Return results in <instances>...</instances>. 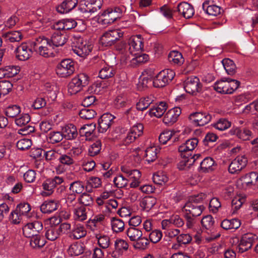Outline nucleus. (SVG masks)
<instances>
[{
  "label": "nucleus",
  "instance_id": "16",
  "mask_svg": "<svg viewBox=\"0 0 258 258\" xmlns=\"http://www.w3.org/2000/svg\"><path fill=\"white\" fill-rule=\"evenodd\" d=\"M42 229L43 225L41 222L34 221L26 224L23 228V233L26 237H34L38 236Z\"/></svg>",
  "mask_w": 258,
  "mask_h": 258
},
{
  "label": "nucleus",
  "instance_id": "2",
  "mask_svg": "<svg viewBox=\"0 0 258 258\" xmlns=\"http://www.w3.org/2000/svg\"><path fill=\"white\" fill-rule=\"evenodd\" d=\"M73 52L78 56L84 57L88 55L92 49V46L81 37H74L73 40Z\"/></svg>",
  "mask_w": 258,
  "mask_h": 258
},
{
  "label": "nucleus",
  "instance_id": "25",
  "mask_svg": "<svg viewBox=\"0 0 258 258\" xmlns=\"http://www.w3.org/2000/svg\"><path fill=\"white\" fill-rule=\"evenodd\" d=\"M167 108L166 103L164 102H161L151 108L148 112L151 117L154 116L159 118L163 115Z\"/></svg>",
  "mask_w": 258,
  "mask_h": 258
},
{
  "label": "nucleus",
  "instance_id": "31",
  "mask_svg": "<svg viewBox=\"0 0 258 258\" xmlns=\"http://www.w3.org/2000/svg\"><path fill=\"white\" fill-rule=\"evenodd\" d=\"M156 199L151 196L145 197L143 198L140 203V206L142 210L149 212L156 204Z\"/></svg>",
  "mask_w": 258,
  "mask_h": 258
},
{
  "label": "nucleus",
  "instance_id": "64",
  "mask_svg": "<svg viewBox=\"0 0 258 258\" xmlns=\"http://www.w3.org/2000/svg\"><path fill=\"white\" fill-rule=\"evenodd\" d=\"M201 224L206 229H211L214 225V220L211 215H207L201 220Z\"/></svg>",
  "mask_w": 258,
  "mask_h": 258
},
{
  "label": "nucleus",
  "instance_id": "1",
  "mask_svg": "<svg viewBox=\"0 0 258 258\" xmlns=\"http://www.w3.org/2000/svg\"><path fill=\"white\" fill-rule=\"evenodd\" d=\"M202 196L200 195L190 198L182 208L183 214L192 217L200 216L205 209L204 206L199 204L203 199Z\"/></svg>",
  "mask_w": 258,
  "mask_h": 258
},
{
  "label": "nucleus",
  "instance_id": "63",
  "mask_svg": "<svg viewBox=\"0 0 258 258\" xmlns=\"http://www.w3.org/2000/svg\"><path fill=\"white\" fill-rule=\"evenodd\" d=\"M16 210L22 216H27L31 210V206L28 203H21L17 205Z\"/></svg>",
  "mask_w": 258,
  "mask_h": 258
},
{
  "label": "nucleus",
  "instance_id": "19",
  "mask_svg": "<svg viewBox=\"0 0 258 258\" xmlns=\"http://www.w3.org/2000/svg\"><path fill=\"white\" fill-rule=\"evenodd\" d=\"M189 118L199 126H203L209 123L212 116L208 112H197L190 114Z\"/></svg>",
  "mask_w": 258,
  "mask_h": 258
},
{
  "label": "nucleus",
  "instance_id": "44",
  "mask_svg": "<svg viewBox=\"0 0 258 258\" xmlns=\"http://www.w3.org/2000/svg\"><path fill=\"white\" fill-rule=\"evenodd\" d=\"M222 64L226 72L229 75H233L236 71V66L233 61L229 58H225L222 60Z\"/></svg>",
  "mask_w": 258,
  "mask_h": 258
},
{
  "label": "nucleus",
  "instance_id": "49",
  "mask_svg": "<svg viewBox=\"0 0 258 258\" xmlns=\"http://www.w3.org/2000/svg\"><path fill=\"white\" fill-rule=\"evenodd\" d=\"M235 134L237 137L243 141L249 140L252 138L251 132L246 128L235 130Z\"/></svg>",
  "mask_w": 258,
  "mask_h": 258
},
{
  "label": "nucleus",
  "instance_id": "28",
  "mask_svg": "<svg viewBox=\"0 0 258 258\" xmlns=\"http://www.w3.org/2000/svg\"><path fill=\"white\" fill-rule=\"evenodd\" d=\"M87 234V231L84 226L81 224H76L73 225L71 230V236L74 239H79L85 237Z\"/></svg>",
  "mask_w": 258,
  "mask_h": 258
},
{
  "label": "nucleus",
  "instance_id": "37",
  "mask_svg": "<svg viewBox=\"0 0 258 258\" xmlns=\"http://www.w3.org/2000/svg\"><path fill=\"white\" fill-rule=\"evenodd\" d=\"M154 101V97L152 95L141 98L136 104L137 109L143 111L147 109Z\"/></svg>",
  "mask_w": 258,
  "mask_h": 258
},
{
  "label": "nucleus",
  "instance_id": "27",
  "mask_svg": "<svg viewBox=\"0 0 258 258\" xmlns=\"http://www.w3.org/2000/svg\"><path fill=\"white\" fill-rule=\"evenodd\" d=\"M62 133L64 138L67 140H73L78 136L76 127L73 124L66 125L62 128Z\"/></svg>",
  "mask_w": 258,
  "mask_h": 258
},
{
  "label": "nucleus",
  "instance_id": "57",
  "mask_svg": "<svg viewBox=\"0 0 258 258\" xmlns=\"http://www.w3.org/2000/svg\"><path fill=\"white\" fill-rule=\"evenodd\" d=\"M113 182L118 188L125 187L128 184V179L121 174H118L113 179Z\"/></svg>",
  "mask_w": 258,
  "mask_h": 258
},
{
  "label": "nucleus",
  "instance_id": "20",
  "mask_svg": "<svg viewBox=\"0 0 258 258\" xmlns=\"http://www.w3.org/2000/svg\"><path fill=\"white\" fill-rule=\"evenodd\" d=\"M114 116L106 113L103 114L98 119V131L100 133H104L110 127L113 122Z\"/></svg>",
  "mask_w": 258,
  "mask_h": 258
},
{
  "label": "nucleus",
  "instance_id": "56",
  "mask_svg": "<svg viewBox=\"0 0 258 258\" xmlns=\"http://www.w3.org/2000/svg\"><path fill=\"white\" fill-rule=\"evenodd\" d=\"M73 79L77 83L83 88L88 85L89 82V77L85 73H81L75 76Z\"/></svg>",
  "mask_w": 258,
  "mask_h": 258
},
{
  "label": "nucleus",
  "instance_id": "41",
  "mask_svg": "<svg viewBox=\"0 0 258 258\" xmlns=\"http://www.w3.org/2000/svg\"><path fill=\"white\" fill-rule=\"evenodd\" d=\"M96 128L95 123L87 124L83 125L80 130V133L82 136H85L87 139H89L93 135Z\"/></svg>",
  "mask_w": 258,
  "mask_h": 258
},
{
  "label": "nucleus",
  "instance_id": "23",
  "mask_svg": "<svg viewBox=\"0 0 258 258\" xmlns=\"http://www.w3.org/2000/svg\"><path fill=\"white\" fill-rule=\"evenodd\" d=\"M118 206V203L117 201L115 199H111L107 200L106 203L100 209L103 214L106 216H109L110 214L116 211Z\"/></svg>",
  "mask_w": 258,
  "mask_h": 258
},
{
  "label": "nucleus",
  "instance_id": "58",
  "mask_svg": "<svg viewBox=\"0 0 258 258\" xmlns=\"http://www.w3.org/2000/svg\"><path fill=\"white\" fill-rule=\"evenodd\" d=\"M13 84L8 81H0V94L1 95H6L8 94L12 90Z\"/></svg>",
  "mask_w": 258,
  "mask_h": 258
},
{
  "label": "nucleus",
  "instance_id": "45",
  "mask_svg": "<svg viewBox=\"0 0 258 258\" xmlns=\"http://www.w3.org/2000/svg\"><path fill=\"white\" fill-rule=\"evenodd\" d=\"M133 57L131 59L132 66H137L147 62L149 59L148 55L145 53H139L137 55H132Z\"/></svg>",
  "mask_w": 258,
  "mask_h": 258
},
{
  "label": "nucleus",
  "instance_id": "47",
  "mask_svg": "<svg viewBox=\"0 0 258 258\" xmlns=\"http://www.w3.org/2000/svg\"><path fill=\"white\" fill-rule=\"evenodd\" d=\"M68 251L72 256H78L84 252L83 244L80 243L72 244L69 247Z\"/></svg>",
  "mask_w": 258,
  "mask_h": 258
},
{
  "label": "nucleus",
  "instance_id": "4",
  "mask_svg": "<svg viewBox=\"0 0 258 258\" xmlns=\"http://www.w3.org/2000/svg\"><path fill=\"white\" fill-rule=\"evenodd\" d=\"M240 82L235 80L227 79L217 81L214 85V89L223 94H231L239 86Z\"/></svg>",
  "mask_w": 258,
  "mask_h": 258
},
{
  "label": "nucleus",
  "instance_id": "59",
  "mask_svg": "<svg viewBox=\"0 0 258 258\" xmlns=\"http://www.w3.org/2000/svg\"><path fill=\"white\" fill-rule=\"evenodd\" d=\"M101 149V143L99 140L96 141L93 143L88 149L89 155L91 156H94L97 155Z\"/></svg>",
  "mask_w": 258,
  "mask_h": 258
},
{
  "label": "nucleus",
  "instance_id": "43",
  "mask_svg": "<svg viewBox=\"0 0 258 258\" xmlns=\"http://www.w3.org/2000/svg\"><path fill=\"white\" fill-rule=\"evenodd\" d=\"M158 149L156 147H150L145 151L144 157L146 160L150 163L155 161L157 158Z\"/></svg>",
  "mask_w": 258,
  "mask_h": 258
},
{
  "label": "nucleus",
  "instance_id": "26",
  "mask_svg": "<svg viewBox=\"0 0 258 258\" xmlns=\"http://www.w3.org/2000/svg\"><path fill=\"white\" fill-rule=\"evenodd\" d=\"M115 251H113L111 255L112 257H117L120 253L126 251L128 248V244L127 241L122 239H117L114 243Z\"/></svg>",
  "mask_w": 258,
  "mask_h": 258
},
{
  "label": "nucleus",
  "instance_id": "10",
  "mask_svg": "<svg viewBox=\"0 0 258 258\" xmlns=\"http://www.w3.org/2000/svg\"><path fill=\"white\" fill-rule=\"evenodd\" d=\"M102 2V0H83L79 9L82 13L92 14L101 9Z\"/></svg>",
  "mask_w": 258,
  "mask_h": 258
},
{
  "label": "nucleus",
  "instance_id": "18",
  "mask_svg": "<svg viewBox=\"0 0 258 258\" xmlns=\"http://www.w3.org/2000/svg\"><path fill=\"white\" fill-rule=\"evenodd\" d=\"M93 233L97 241V244L101 248L106 249L110 246L111 239L108 235L102 233V230L93 229Z\"/></svg>",
  "mask_w": 258,
  "mask_h": 258
},
{
  "label": "nucleus",
  "instance_id": "34",
  "mask_svg": "<svg viewBox=\"0 0 258 258\" xmlns=\"http://www.w3.org/2000/svg\"><path fill=\"white\" fill-rule=\"evenodd\" d=\"M125 234L130 240L134 242L143 235L142 231L135 227H130L126 230Z\"/></svg>",
  "mask_w": 258,
  "mask_h": 258
},
{
  "label": "nucleus",
  "instance_id": "33",
  "mask_svg": "<svg viewBox=\"0 0 258 258\" xmlns=\"http://www.w3.org/2000/svg\"><path fill=\"white\" fill-rule=\"evenodd\" d=\"M105 215L104 214H99L94 216L92 219L89 220V223L93 225L91 226V230L93 232V229L101 230L103 229V225L101 223L105 219Z\"/></svg>",
  "mask_w": 258,
  "mask_h": 258
},
{
  "label": "nucleus",
  "instance_id": "12",
  "mask_svg": "<svg viewBox=\"0 0 258 258\" xmlns=\"http://www.w3.org/2000/svg\"><path fill=\"white\" fill-rule=\"evenodd\" d=\"M30 121V117L27 113L22 114L19 118L15 119V123L19 126H24V127L18 130V133L22 135H27L33 133L35 129L34 127L27 123Z\"/></svg>",
  "mask_w": 258,
  "mask_h": 258
},
{
  "label": "nucleus",
  "instance_id": "13",
  "mask_svg": "<svg viewBox=\"0 0 258 258\" xmlns=\"http://www.w3.org/2000/svg\"><path fill=\"white\" fill-rule=\"evenodd\" d=\"M199 141L197 138L187 140L178 147V151L181 157L188 158L192 155V151L197 147Z\"/></svg>",
  "mask_w": 258,
  "mask_h": 258
},
{
  "label": "nucleus",
  "instance_id": "29",
  "mask_svg": "<svg viewBox=\"0 0 258 258\" xmlns=\"http://www.w3.org/2000/svg\"><path fill=\"white\" fill-rule=\"evenodd\" d=\"M258 179V174L256 172H251L242 177L241 180L243 186H251L255 185Z\"/></svg>",
  "mask_w": 258,
  "mask_h": 258
},
{
  "label": "nucleus",
  "instance_id": "54",
  "mask_svg": "<svg viewBox=\"0 0 258 258\" xmlns=\"http://www.w3.org/2000/svg\"><path fill=\"white\" fill-rule=\"evenodd\" d=\"M82 90V88L73 78L68 86V93L71 95H75Z\"/></svg>",
  "mask_w": 258,
  "mask_h": 258
},
{
  "label": "nucleus",
  "instance_id": "5",
  "mask_svg": "<svg viewBox=\"0 0 258 258\" xmlns=\"http://www.w3.org/2000/svg\"><path fill=\"white\" fill-rule=\"evenodd\" d=\"M123 10V7L108 9L100 15L99 21L102 25L111 24L121 17Z\"/></svg>",
  "mask_w": 258,
  "mask_h": 258
},
{
  "label": "nucleus",
  "instance_id": "52",
  "mask_svg": "<svg viewBox=\"0 0 258 258\" xmlns=\"http://www.w3.org/2000/svg\"><path fill=\"white\" fill-rule=\"evenodd\" d=\"M153 180L155 183L162 185L168 181V177L164 172H157L153 175Z\"/></svg>",
  "mask_w": 258,
  "mask_h": 258
},
{
  "label": "nucleus",
  "instance_id": "42",
  "mask_svg": "<svg viewBox=\"0 0 258 258\" xmlns=\"http://www.w3.org/2000/svg\"><path fill=\"white\" fill-rule=\"evenodd\" d=\"M115 70L114 68L108 65H105L99 71V77L103 79H108L114 76Z\"/></svg>",
  "mask_w": 258,
  "mask_h": 258
},
{
  "label": "nucleus",
  "instance_id": "35",
  "mask_svg": "<svg viewBox=\"0 0 258 258\" xmlns=\"http://www.w3.org/2000/svg\"><path fill=\"white\" fill-rule=\"evenodd\" d=\"M215 161L211 157L205 158L200 164V171L203 172H209L214 169Z\"/></svg>",
  "mask_w": 258,
  "mask_h": 258
},
{
  "label": "nucleus",
  "instance_id": "32",
  "mask_svg": "<svg viewBox=\"0 0 258 258\" xmlns=\"http://www.w3.org/2000/svg\"><path fill=\"white\" fill-rule=\"evenodd\" d=\"M241 225V222L238 219H224L221 223V227L226 230H235Z\"/></svg>",
  "mask_w": 258,
  "mask_h": 258
},
{
  "label": "nucleus",
  "instance_id": "11",
  "mask_svg": "<svg viewBox=\"0 0 258 258\" xmlns=\"http://www.w3.org/2000/svg\"><path fill=\"white\" fill-rule=\"evenodd\" d=\"M183 86L186 92L192 95H196L202 91V85L200 79L195 76L187 78L184 82Z\"/></svg>",
  "mask_w": 258,
  "mask_h": 258
},
{
  "label": "nucleus",
  "instance_id": "30",
  "mask_svg": "<svg viewBox=\"0 0 258 258\" xmlns=\"http://www.w3.org/2000/svg\"><path fill=\"white\" fill-rule=\"evenodd\" d=\"M2 36L5 41L9 42H19L23 38V35L19 31L5 32L3 33Z\"/></svg>",
  "mask_w": 258,
  "mask_h": 258
},
{
  "label": "nucleus",
  "instance_id": "40",
  "mask_svg": "<svg viewBox=\"0 0 258 258\" xmlns=\"http://www.w3.org/2000/svg\"><path fill=\"white\" fill-rule=\"evenodd\" d=\"M168 60L170 62L181 65L184 61V58L182 54L177 51H172L168 54Z\"/></svg>",
  "mask_w": 258,
  "mask_h": 258
},
{
  "label": "nucleus",
  "instance_id": "14",
  "mask_svg": "<svg viewBox=\"0 0 258 258\" xmlns=\"http://www.w3.org/2000/svg\"><path fill=\"white\" fill-rule=\"evenodd\" d=\"M258 238L257 235L251 233H247L244 234L240 241V243L237 246V250L240 253H243L251 248L254 242Z\"/></svg>",
  "mask_w": 258,
  "mask_h": 258
},
{
  "label": "nucleus",
  "instance_id": "51",
  "mask_svg": "<svg viewBox=\"0 0 258 258\" xmlns=\"http://www.w3.org/2000/svg\"><path fill=\"white\" fill-rule=\"evenodd\" d=\"M74 218L76 220L79 221L86 220L87 219L86 208L84 207L75 208L74 210Z\"/></svg>",
  "mask_w": 258,
  "mask_h": 258
},
{
  "label": "nucleus",
  "instance_id": "9",
  "mask_svg": "<svg viewBox=\"0 0 258 258\" xmlns=\"http://www.w3.org/2000/svg\"><path fill=\"white\" fill-rule=\"evenodd\" d=\"M75 70V62L72 59H66L57 64L56 73L59 77L66 78L72 75Z\"/></svg>",
  "mask_w": 258,
  "mask_h": 258
},
{
  "label": "nucleus",
  "instance_id": "48",
  "mask_svg": "<svg viewBox=\"0 0 258 258\" xmlns=\"http://www.w3.org/2000/svg\"><path fill=\"white\" fill-rule=\"evenodd\" d=\"M79 115L82 118L91 119L95 116L96 112L94 109L85 107L79 111Z\"/></svg>",
  "mask_w": 258,
  "mask_h": 258
},
{
  "label": "nucleus",
  "instance_id": "15",
  "mask_svg": "<svg viewBox=\"0 0 258 258\" xmlns=\"http://www.w3.org/2000/svg\"><path fill=\"white\" fill-rule=\"evenodd\" d=\"M247 158L245 155H239L233 159L228 166V171L231 174L239 173L247 163Z\"/></svg>",
  "mask_w": 258,
  "mask_h": 258
},
{
  "label": "nucleus",
  "instance_id": "38",
  "mask_svg": "<svg viewBox=\"0 0 258 258\" xmlns=\"http://www.w3.org/2000/svg\"><path fill=\"white\" fill-rule=\"evenodd\" d=\"M52 33L51 37V42L53 46L58 47L63 45L66 43V39L59 31L51 32Z\"/></svg>",
  "mask_w": 258,
  "mask_h": 258
},
{
  "label": "nucleus",
  "instance_id": "62",
  "mask_svg": "<svg viewBox=\"0 0 258 258\" xmlns=\"http://www.w3.org/2000/svg\"><path fill=\"white\" fill-rule=\"evenodd\" d=\"M18 67L13 66H6L4 67L5 78H10L13 77L19 73Z\"/></svg>",
  "mask_w": 258,
  "mask_h": 258
},
{
  "label": "nucleus",
  "instance_id": "60",
  "mask_svg": "<svg viewBox=\"0 0 258 258\" xmlns=\"http://www.w3.org/2000/svg\"><path fill=\"white\" fill-rule=\"evenodd\" d=\"M231 126V122L225 118L220 119L214 124V126L219 131H222L227 130Z\"/></svg>",
  "mask_w": 258,
  "mask_h": 258
},
{
  "label": "nucleus",
  "instance_id": "8",
  "mask_svg": "<svg viewBox=\"0 0 258 258\" xmlns=\"http://www.w3.org/2000/svg\"><path fill=\"white\" fill-rule=\"evenodd\" d=\"M121 171L127 177L128 181H131L130 186L131 188H136L141 183V172L137 169H132L126 165L121 167Z\"/></svg>",
  "mask_w": 258,
  "mask_h": 258
},
{
  "label": "nucleus",
  "instance_id": "3",
  "mask_svg": "<svg viewBox=\"0 0 258 258\" xmlns=\"http://www.w3.org/2000/svg\"><path fill=\"white\" fill-rule=\"evenodd\" d=\"M129 54L122 55L121 59L124 60L130 59V55H137L141 52L144 48V39L141 35L132 36L128 40Z\"/></svg>",
  "mask_w": 258,
  "mask_h": 258
},
{
  "label": "nucleus",
  "instance_id": "50",
  "mask_svg": "<svg viewBox=\"0 0 258 258\" xmlns=\"http://www.w3.org/2000/svg\"><path fill=\"white\" fill-rule=\"evenodd\" d=\"M21 112V107L17 105L8 106L5 109L6 115L10 118L16 117Z\"/></svg>",
  "mask_w": 258,
  "mask_h": 258
},
{
  "label": "nucleus",
  "instance_id": "6",
  "mask_svg": "<svg viewBox=\"0 0 258 258\" xmlns=\"http://www.w3.org/2000/svg\"><path fill=\"white\" fill-rule=\"evenodd\" d=\"M175 75L174 72L170 69H166L160 72L154 78L153 82L154 87L162 88L166 86L172 80Z\"/></svg>",
  "mask_w": 258,
  "mask_h": 258
},
{
  "label": "nucleus",
  "instance_id": "21",
  "mask_svg": "<svg viewBox=\"0 0 258 258\" xmlns=\"http://www.w3.org/2000/svg\"><path fill=\"white\" fill-rule=\"evenodd\" d=\"M181 113V110L179 107H174L169 110L164 116V123L168 125L172 124L176 121Z\"/></svg>",
  "mask_w": 258,
  "mask_h": 258
},
{
  "label": "nucleus",
  "instance_id": "55",
  "mask_svg": "<svg viewBox=\"0 0 258 258\" xmlns=\"http://www.w3.org/2000/svg\"><path fill=\"white\" fill-rule=\"evenodd\" d=\"M149 244L148 239L144 236H141L134 244V247L136 249H145Z\"/></svg>",
  "mask_w": 258,
  "mask_h": 258
},
{
  "label": "nucleus",
  "instance_id": "7",
  "mask_svg": "<svg viewBox=\"0 0 258 258\" xmlns=\"http://www.w3.org/2000/svg\"><path fill=\"white\" fill-rule=\"evenodd\" d=\"M123 35V32L120 29L110 30L102 35L100 42L104 46H110L122 37Z\"/></svg>",
  "mask_w": 258,
  "mask_h": 258
},
{
  "label": "nucleus",
  "instance_id": "17",
  "mask_svg": "<svg viewBox=\"0 0 258 258\" xmlns=\"http://www.w3.org/2000/svg\"><path fill=\"white\" fill-rule=\"evenodd\" d=\"M32 51L26 43H22L17 47L14 54L17 59L21 61H25L30 58L32 55Z\"/></svg>",
  "mask_w": 258,
  "mask_h": 258
},
{
  "label": "nucleus",
  "instance_id": "22",
  "mask_svg": "<svg viewBox=\"0 0 258 258\" xmlns=\"http://www.w3.org/2000/svg\"><path fill=\"white\" fill-rule=\"evenodd\" d=\"M177 11L185 19L191 18L195 10L193 7L186 2H182L177 6Z\"/></svg>",
  "mask_w": 258,
  "mask_h": 258
},
{
  "label": "nucleus",
  "instance_id": "46",
  "mask_svg": "<svg viewBox=\"0 0 258 258\" xmlns=\"http://www.w3.org/2000/svg\"><path fill=\"white\" fill-rule=\"evenodd\" d=\"M85 189V184L83 181L77 180L70 184V189L74 193L82 194Z\"/></svg>",
  "mask_w": 258,
  "mask_h": 258
},
{
  "label": "nucleus",
  "instance_id": "39",
  "mask_svg": "<svg viewBox=\"0 0 258 258\" xmlns=\"http://www.w3.org/2000/svg\"><path fill=\"white\" fill-rule=\"evenodd\" d=\"M31 46L33 49L41 48L48 46V39L43 36L36 38L34 41L31 42Z\"/></svg>",
  "mask_w": 258,
  "mask_h": 258
},
{
  "label": "nucleus",
  "instance_id": "36",
  "mask_svg": "<svg viewBox=\"0 0 258 258\" xmlns=\"http://www.w3.org/2000/svg\"><path fill=\"white\" fill-rule=\"evenodd\" d=\"M203 8L209 15L216 16L221 13L220 7L215 5H209V2L204 3Z\"/></svg>",
  "mask_w": 258,
  "mask_h": 258
},
{
  "label": "nucleus",
  "instance_id": "24",
  "mask_svg": "<svg viewBox=\"0 0 258 258\" xmlns=\"http://www.w3.org/2000/svg\"><path fill=\"white\" fill-rule=\"evenodd\" d=\"M78 0H64L56 8V11L60 14H66L73 10L77 5Z\"/></svg>",
  "mask_w": 258,
  "mask_h": 258
},
{
  "label": "nucleus",
  "instance_id": "61",
  "mask_svg": "<svg viewBox=\"0 0 258 258\" xmlns=\"http://www.w3.org/2000/svg\"><path fill=\"white\" fill-rule=\"evenodd\" d=\"M174 135V132L172 131H165L163 132L159 137V142L163 145L166 144Z\"/></svg>",
  "mask_w": 258,
  "mask_h": 258
},
{
  "label": "nucleus",
  "instance_id": "53",
  "mask_svg": "<svg viewBox=\"0 0 258 258\" xmlns=\"http://www.w3.org/2000/svg\"><path fill=\"white\" fill-rule=\"evenodd\" d=\"M111 223L112 229L114 232H120L123 230L124 228V223L122 220L113 218Z\"/></svg>",
  "mask_w": 258,
  "mask_h": 258
}]
</instances>
